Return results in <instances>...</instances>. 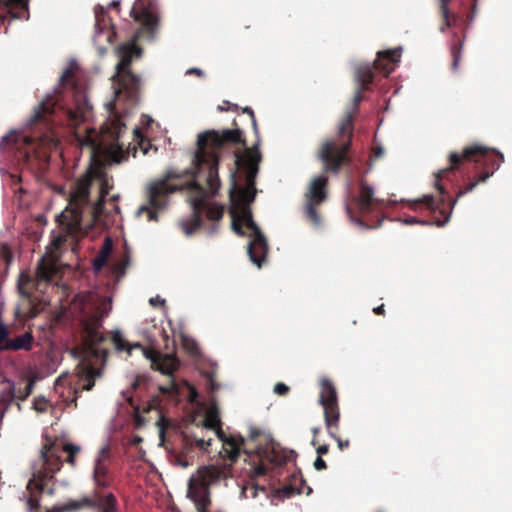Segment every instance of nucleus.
Wrapping results in <instances>:
<instances>
[{
    "label": "nucleus",
    "instance_id": "nucleus-1",
    "mask_svg": "<svg viewBox=\"0 0 512 512\" xmlns=\"http://www.w3.org/2000/svg\"><path fill=\"white\" fill-rule=\"evenodd\" d=\"M140 50L133 42L120 46L117 54L120 58L116 68V82L114 101L105 104L109 115L106 122L102 125L100 133H96L94 128L88 123L91 115V107L85 100L78 104L75 111L69 112L70 125L73 129V135L77 145L88 153L91 162L87 174L82 177L70 193L68 206L58 216L59 225L73 238H80L88 235V231L93 224L82 225L80 208L87 201L88 190L92 179L99 182V200L93 209V217L96 219L102 212V205L105 197L112 188L110 179L102 171L103 164L120 163L127 159L130 151L136 156L138 151L146 155L151 148L141 128L133 130L134 142L129 144L127 150H123L122 135L125 132V116L120 114L122 102V89L134 90L137 86V78L130 74L128 66L132 58L140 56Z\"/></svg>",
    "mask_w": 512,
    "mask_h": 512
},
{
    "label": "nucleus",
    "instance_id": "nucleus-2",
    "mask_svg": "<svg viewBox=\"0 0 512 512\" xmlns=\"http://www.w3.org/2000/svg\"><path fill=\"white\" fill-rule=\"evenodd\" d=\"M71 309L83 314L81 321L86 335L83 347L70 350V354L79 359L76 374L63 373L55 381V392L67 404L76 402L78 388L91 390L103 374L106 353L97 347L103 340L99 326L100 319L109 312L111 304L109 299H101L96 293L87 292L75 296Z\"/></svg>",
    "mask_w": 512,
    "mask_h": 512
},
{
    "label": "nucleus",
    "instance_id": "nucleus-3",
    "mask_svg": "<svg viewBox=\"0 0 512 512\" xmlns=\"http://www.w3.org/2000/svg\"><path fill=\"white\" fill-rule=\"evenodd\" d=\"M241 140L239 130L226 129L221 132L206 131L198 135L197 151L194 155L188 173L192 180L181 189L189 193V201L193 208V214L188 219H183L180 226L186 235L192 234L200 226L201 209H206L207 217L211 220H219L224 213V207L216 203H209L206 198L214 195L219 187L218 178V151L230 142Z\"/></svg>",
    "mask_w": 512,
    "mask_h": 512
},
{
    "label": "nucleus",
    "instance_id": "nucleus-4",
    "mask_svg": "<svg viewBox=\"0 0 512 512\" xmlns=\"http://www.w3.org/2000/svg\"><path fill=\"white\" fill-rule=\"evenodd\" d=\"M260 154L256 149H246L236 156L237 171L231 175L232 187L230 189V215L232 218V229L239 235H246L248 243V254L250 260L259 268L265 260L268 245L265 237L258 226L252 220L249 208L254 200L256 190L254 178L258 172Z\"/></svg>",
    "mask_w": 512,
    "mask_h": 512
},
{
    "label": "nucleus",
    "instance_id": "nucleus-5",
    "mask_svg": "<svg viewBox=\"0 0 512 512\" xmlns=\"http://www.w3.org/2000/svg\"><path fill=\"white\" fill-rule=\"evenodd\" d=\"M64 241L61 233L52 237L50 244L46 248L45 254L41 257L35 277L28 273H21L18 279V290L23 297L21 303L17 306L15 314L19 318H32L37 314L31 299L33 290L42 292L43 286L51 281L52 277L58 272L59 253L58 250Z\"/></svg>",
    "mask_w": 512,
    "mask_h": 512
},
{
    "label": "nucleus",
    "instance_id": "nucleus-6",
    "mask_svg": "<svg viewBox=\"0 0 512 512\" xmlns=\"http://www.w3.org/2000/svg\"><path fill=\"white\" fill-rule=\"evenodd\" d=\"M40 462L41 468L34 473L33 478L27 484V490L30 493L27 499L29 510H33L38 505V494L43 488V481L51 478L60 470V454L55 443H48L43 447Z\"/></svg>",
    "mask_w": 512,
    "mask_h": 512
},
{
    "label": "nucleus",
    "instance_id": "nucleus-7",
    "mask_svg": "<svg viewBox=\"0 0 512 512\" xmlns=\"http://www.w3.org/2000/svg\"><path fill=\"white\" fill-rule=\"evenodd\" d=\"M204 411V419L200 421V426L213 430L217 437L222 442V450L220 454L227 456L230 460L234 461L240 452V448L243 444V439L236 436L226 437L220 429V417L217 407L211 404L205 408L199 406L197 413Z\"/></svg>",
    "mask_w": 512,
    "mask_h": 512
},
{
    "label": "nucleus",
    "instance_id": "nucleus-8",
    "mask_svg": "<svg viewBox=\"0 0 512 512\" xmlns=\"http://www.w3.org/2000/svg\"><path fill=\"white\" fill-rule=\"evenodd\" d=\"M220 477V470L215 466L203 467L192 475L189 481L188 497L196 505L198 512H207L209 504V485Z\"/></svg>",
    "mask_w": 512,
    "mask_h": 512
},
{
    "label": "nucleus",
    "instance_id": "nucleus-9",
    "mask_svg": "<svg viewBox=\"0 0 512 512\" xmlns=\"http://www.w3.org/2000/svg\"><path fill=\"white\" fill-rule=\"evenodd\" d=\"M176 189V186L168 187L165 183L152 186L148 202L138 208L136 216L147 221H157L159 212L166 206V199L163 194L173 192Z\"/></svg>",
    "mask_w": 512,
    "mask_h": 512
},
{
    "label": "nucleus",
    "instance_id": "nucleus-10",
    "mask_svg": "<svg viewBox=\"0 0 512 512\" xmlns=\"http://www.w3.org/2000/svg\"><path fill=\"white\" fill-rule=\"evenodd\" d=\"M348 147L349 143L339 145L334 140L323 142L319 149L318 157L323 162L325 169L337 172L344 160Z\"/></svg>",
    "mask_w": 512,
    "mask_h": 512
},
{
    "label": "nucleus",
    "instance_id": "nucleus-11",
    "mask_svg": "<svg viewBox=\"0 0 512 512\" xmlns=\"http://www.w3.org/2000/svg\"><path fill=\"white\" fill-rule=\"evenodd\" d=\"M320 403L324 408L326 425L331 427L337 423L339 413L336 406L335 388L327 379L321 380Z\"/></svg>",
    "mask_w": 512,
    "mask_h": 512
},
{
    "label": "nucleus",
    "instance_id": "nucleus-12",
    "mask_svg": "<svg viewBox=\"0 0 512 512\" xmlns=\"http://www.w3.org/2000/svg\"><path fill=\"white\" fill-rule=\"evenodd\" d=\"M144 357L150 360L152 368L164 375L171 376L179 367V360L173 354L144 351Z\"/></svg>",
    "mask_w": 512,
    "mask_h": 512
},
{
    "label": "nucleus",
    "instance_id": "nucleus-13",
    "mask_svg": "<svg viewBox=\"0 0 512 512\" xmlns=\"http://www.w3.org/2000/svg\"><path fill=\"white\" fill-rule=\"evenodd\" d=\"M327 183V178L325 176H318L313 179L309 188V198L311 204L307 206V215L312 219L315 224L319 223V219L317 217L316 211L313 208L312 204H318L325 198L324 188Z\"/></svg>",
    "mask_w": 512,
    "mask_h": 512
},
{
    "label": "nucleus",
    "instance_id": "nucleus-14",
    "mask_svg": "<svg viewBox=\"0 0 512 512\" xmlns=\"http://www.w3.org/2000/svg\"><path fill=\"white\" fill-rule=\"evenodd\" d=\"M400 56L401 48L378 52V57L375 62L376 67L379 70H382L385 74H389L396 67L397 63L400 60Z\"/></svg>",
    "mask_w": 512,
    "mask_h": 512
},
{
    "label": "nucleus",
    "instance_id": "nucleus-15",
    "mask_svg": "<svg viewBox=\"0 0 512 512\" xmlns=\"http://www.w3.org/2000/svg\"><path fill=\"white\" fill-rule=\"evenodd\" d=\"M158 390L160 394L155 398L158 406H160L164 400L170 404H177L180 401L181 387L174 379L167 385H160Z\"/></svg>",
    "mask_w": 512,
    "mask_h": 512
},
{
    "label": "nucleus",
    "instance_id": "nucleus-16",
    "mask_svg": "<svg viewBox=\"0 0 512 512\" xmlns=\"http://www.w3.org/2000/svg\"><path fill=\"white\" fill-rule=\"evenodd\" d=\"M96 502L93 498L83 496L79 500H69L61 505H58L52 509L51 512H77L84 507L93 508Z\"/></svg>",
    "mask_w": 512,
    "mask_h": 512
},
{
    "label": "nucleus",
    "instance_id": "nucleus-17",
    "mask_svg": "<svg viewBox=\"0 0 512 512\" xmlns=\"http://www.w3.org/2000/svg\"><path fill=\"white\" fill-rule=\"evenodd\" d=\"M257 454L264 460L279 464L282 462V457L280 456V448L274 441H268L264 447L257 449Z\"/></svg>",
    "mask_w": 512,
    "mask_h": 512
},
{
    "label": "nucleus",
    "instance_id": "nucleus-18",
    "mask_svg": "<svg viewBox=\"0 0 512 512\" xmlns=\"http://www.w3.org/2000/svg\"><path fill=\"white\" fill-rule=\"evenodd\" d=\"M131 15L135 18V20L139 21L144 28H147L148 30H153L158 22L157 16L149 9H144L141 13H136L135 8H133Z\"/></svg>",
    "mask_w": 512,
    "mask_h": 512
},
{
    "label": "nucleus",
    "instance_id": "nucleus-19",
    "mask_svg": "<svg viewBox=\"0 0 512 512\" xmlns=\"http://www.w3.org/2000/svg\"><path fill=\"white\" fill-rule=\"evenodd\" d=\"M112 248L113 242L109 237H107L104 240L99 255L93 261V268L95 271H99L105 265L110 253L112 252Z\"/></svg>",
    "mask_w": 512,
    "mask_h": 512
},
{
    "label": "nucleus",
    "instance_id": "nucleus-20",
    "mask_svg": "<svg viewBox=\"0 0 512 512\" xmlns=\"http://www.w3.org/2000/svg\"><path fill=\"white\" fill-rule=\"evenodd\" d=\"M92 498L96 502L93 508L97 507L101 512H114L116 510V499L113 494L109 493L103 498L96 495Z\"/></svg>",
    "mask_w": 512,
    "mask_h": 512
},
{
    "label": "nucleus",
    "instance_id": "nucleus-21",
    "mask_svg": "<svg viewBox=\"0 0 512 512\" xmlns=\"http://www.w3.org/2000/svg\"><path fill=\"white\" fill-rule=\"evenodd\" d=\"M9 345L7 349L19 350V349H29L32 345V335L30 333H24L14 340L9 339Z\"/></svg>",
    "mask_w": 512,
    "mask_h": 512
},
{
    "label": "nucleus",
    "instance_id": "nucleus-22",
    "mask_svg": "<svg viewBox=\"0 0 512 512\" xmlns=\"http://www.w3.org/2000/svg\"><path fill=\"white\" fill-rule=\"evenodd\" d=\"M107 473V467L105 463L101 462V459H95L94 470H93V479L96 486H105L106 482L104 477Z\"/></svg>",
    "mask_w": 512,
    "mask_h": 512
},
{
    "label": "nucleus",
    "instance_id": "nucleus-23",
    "mask_svg": "<svg viewBox=\"0 0 512 512\" xmlns=\"http://www.w3.org/2000/svg\"><path fill=\"white\" fill-rule=\"evenodd\" d=\"M373 78L371 68L367 64H363L357 67L355 72V79L362 85L368 84Z\"/></svg>",
    "mask_w": 512,
    "mask_h": 512
},
{
    "label": "nucleus",
    "instance_id": "nucleus-24",
    "mask_svg": "<svg viewBox=\"0 0 512 512\" xmlns=\"http://www.w3.org/2000/svg\"><path fill=\"white\" fill-rule=\"evenodd\" d=\"M373 195H374V191L371 187H369V186L362 187L360 198H359V205H360L361 209L368 208V206L373 198Z\"/></svg>",
    "mask_w": 512,
    "mask_h": 512
},
{
    "label": "nucleus",
    "instance_id": "nucleus-25",
    "mask_svg": "<svg viewBox=\"0 0 512 512\" xmlns=\"http://www.w3.org/2000/svg\"><path fill=\"white\" fill-rule=\"evenodd\" d=\"M63 450L68 454V462L75 465V454L80 451V446L66 443L63 445Z\"/></svg>",
    "mask_w": 512,
    "mask_h": 512
},
{
    "label": "nucleus",
    "instance_id": "nucleus-26",
    "mask_svg": "<svg viewBox=\"0 0 512 512\" xmlns=\"http://www.w3.org/2000/svg\"><path fill=\"white\" fill-rule=\"evenodd\" d=\"M112 338H113V342H114L116 349L126 351L128 342L124 339V337L120 331H115L113 333Z\"/></svg>",
    "mask_w": 512,
    "mask_h": 512
},
{
    "label": "nucleus",
    "instance_id": "nucleus-27",
    "mask_svg": "<svg viewBox=\"0 0 512 512\" xmlns=\"http://www.w3.org/2000/svg\"><path fill=\"white\" fill-rule=\"evenodd\" d=\"M489 150V148L480 145L470 146L465 148L463 156L468 158L476 153L486 155Z\"/></svg>",
    "mask_w": 512,
    "mask_h": 512
},
{
    "label": "nucleus",
    "instance_id": "nucleus-28",
    "mask_svg": "<svg viewBox=\"0 0 512 512\" xmlns=\"http://www.w3.org/2000/svg\"><path fill=\"white\" fill-rule=\"evenodd\" d=\"M78 66L75 61H71L69 63V66L63 71V74L60 77V82L65 83L68 82L74 73L75 70H77Z\"/></svg>",
    "mask_w": 512,
    "mask_h": 512
},
{
    "label": "nucleus",
    "instance_id": "nucleus-29",
    "mask_svg": "<svg viewBox=\"0 0 512 512\" xmlns=\"http://www.w3.org/2000/svg\"><path fill=\"white\" fill-rule=\"evenodd\" d=\"M352 127V115L348 114L339 124V134H344L346 132L351 133Z\"/></svg>",
    "mask_w": 512,
    "mask_h": 512
},
{
    "label": "nucleus",
    "instance_id": "nucleus-30",
    "mask_svg": "<svg viewBox=\"0 0 512 512\" xmlns=\"http://www.w3.org/2000/svg\"><path fill=\"white\" fill-rule=\"evenodd\" d=\"M184 348L191 354L196 355L198 353L197 343L188 337H183L182 340Z\"/></svg>",
    "mask_w": 512,
    "mask_h": 512
},
{
    "label": "nucleus",
    "instance_id": "nucleus-31",
    "mask_svg": "<svg viewBox=\"0 0 512 512\" xmlns=\"http://www.w3.org/2000/svg\"><path fill=\"white\" fill-rule=\"evenodd\" d=\"M156 424L159 429L160 445H162L164 442L165 429L169 426V422L163 416H160Z\"/></svg>",
    "mask_w": 512,
    "mask_h": 512
},
{
    "label": "nucleus",
    "instance_id": "nucleus-32",
    "mask_svg": "<svg viewBox=\"0 0 512 512\" xmlns=\"http://www.w3.org/2000/svg\"><path fill=\"white\" fill-rule=\"evenodd\" d=\"M8 330L3 324H0V349H7L9 345Z\"/></svg>",
    "mask_w": 512,
    "mask_h": 512
},
{
    "label": "nucleus",
    "instance_id": "nucleus-33",
    "mask_svg": "<svg viewBox=\"0 0 512 512\" xmlns=\"http://www.w3.org/2000/svg\"><path fill=\"white\" fill-rule=\"evenodd\" d=\"M193 441L195 442L196 446L199 447L201 450L206 451L208 447L211 445V439H205L202 437L197 436L196 434L193 435Z\"/></svg>",
    "mask_w": 512,
    "mask_h": 512
},
{
    "label": "nucleus",
    "instance_id": "nucleus-34",
    "mask_svg": "<svg viewBox=\"0 0 512 512\" xmlns=\"http://www.w3.org/2000/svg\"><path fill=\"white\" fill-rule=\"evenodd\" d=\"M51 107H52V104L50 103V101L42 102L39 105V107L37 108V110L35 111L33 120L35 121L41 117L40 111L49 112L51 110Z\"/></svg>",
    "mask_w": 512,
    "mask_h": 512
},
{
    "label": "nucleus",
    "instance_id": "nucleus-35",
    "mask_svg": "<svg viewBox=\"0 0 512 512\" xmlns=\"http://www.w3.org/2000/svg\"><path fill=\"white\" fill-rule=\"evenodd\" d=\"M133 349H138L142 352V354L144 355V351H152L151 349H147V348H144L141 344L139 343H134V344H129L127 345V348H126V351L128 354H131L132 350Z\"/></svg>",
    "mask_w": 512,
    "mask_h": 512
},
{
    "label": "nucleus",
    "instance_id": "nucleus-36",
    "mask_svg": "<svg viewBox=\"0 0 512 512\" xmlns=\"http://www.w3.org/2000/svg\"><path fill=\"white\" fill-rule=\"evenodd\" d=\"M184 384L187 386V388L189 389V396H188V400L190 403H194L196 401V398H197V391L195 390V388L193 386H191L190 384H188L187 382H184Z\"/></svg>",
    "mask_w": 512,
    "mask_h": 512
},
{
    "label": "nucleus",
    "instance_id": "nucleus-37",
    "mask_svg": "<svg viewBox=\"0 0 512 512\" xmlns=\"http://www.w3.org/2000/svg\"><path fill=\"white\" fill-rule=\"evenodd\" d=\"M287 391H288V386L285 385L284 383H277L274 386V392L278 395H284L287 393Z\"/></svg>",
    "mask_w": 512,
    "mask_h": 512
},
{
    "label": "nucleus",
    "instance_id": "nucleus-38",
    "mask_svg": "<svg viewBox=\"0 0 512 512\" xmlns=\"http://www.w3.org/2000/svg\"><path fill=\"white\" fill-rule=\"evenodd\" d=\"M134 422H135L136 428H141L145 425V419L138 413H136L134 416Z\"/></svg>",
    "mask_w": 512,
    "mask_h": 512
},
{
    "label": "nucleus",
    "instance_id": "nucleus-39",
    "mask_svg": "<svg viewBox=\"0 0 512 512\" xmlns=\"http://www.w3.org/2000/svg\"><path fill=\"white\" fill-rule=\"evenodd\" d=\"M314 467L317 470H322L326 467V463L321 457H317L314 462Z\"/></svg>",
    "mask_w": 512,
    "mask_h": 512
},
{
    "label": "nucleus",
    "instance_id": "nucleus-40",
    "mask_svg": "<svg viewBox=\"0 0 512 512\" xmlns=\"http://www.w3.org/2000/svg\"><path fill=\"white\" fill-rule=\"evenodd\" d=\"M149 302L151 305L156 306V305H163L165 300L162 299L160 296H155V297L150 298Z\"/></svg>",
    "mask_w": 512,
    "mask_h": 512
},
{
    "label": "nucleus",
    "instance_id": "nucleus-41",
    "mask_svg": "<svg viewBox=\"0 0 512 512\" xmlns=\"http://www.w3.org/2000/svg\"><path fill=\"white\" fill-rule=\"evenodd\" d=\"M107 455H108V452H107V449L106 448H102L95 459H101V462L104 463L105 459L107 458Z\"/></svg>",
    "mask_w": 512,
    "mask_h": 512
},
{
    "label": "nucleus",
    "instance_id": "nucleus-42",
    "mask_svg": "<svg viewBox=\"0 0 512 512\" xmlns=\"http://www.w3.org/2000/svg\"><path fill=\"white\" fill-rule=\"evenodd\" d=\"M153 123V119L147 115L142 117V125L149 127Z\"/></svg>",
    "mask_w": 512,
    "mask_h": 512
},
{
    "label": "nucleus",
    "instance_id": "nucleus-43",
    "mask_svg": "<svg viewBox=\"0 0 512 512\" xmlns=\"http://www.w3.org/2000/svg\"><path fill=\"white\" fill-rule=\"evenodd\" d=\"M327 452H328V447L326 445H322L317 448V453L320 455L325 454Z\"/></svg>",
    "mask_w": 512,
    "mask_h": 512
},
{
    "label": "nucleus",
    "instance_id": "nucleus-44",
    "mask_svg": "<svg viewBox=\"0 0 512 512\" xmlns=\"http://www.w3.org/2000/svg\"><path fill=\"white\" fill-rule=\"evenodd\" d=\"M12 3L20 6V7H25L26 4H27V1L26 0H10Z\"/></svg>",
    "mask_w": 512,
    "mask_h": 512
},
{
    "label": "nucleus",
    "instance_id": "nucleus-45",
    "mask_svg": "<svg viewBox=\"0 0 512 512\" xmlns=\"http://www.w3.org/2000/svg\"><path fill=\"white\" fill-rule=\"evenodd\" d=\"M460 160V156L457 153H452L450 155V161L452 163H457Z\"/></svg>",
    "mask_w": 512,
    "mask_h": 512
},
{
    "label": "nucleus",
    "instance_id": "nucleus-46",
    "mask_svg": "<svg viewBox=\"0 0 512 512\" xmlns=\"http://www.w3.org/2000/svg\"><path fill=\"white\" fill-rule=\"evenodd\" d=\"M141 442H142V437H140V436H135V437L130 441V443H131L132 445H138V444H139V443H141Z\"/></svg>",
    "mask_w": 512,
    "mask_h": 512
},
{
    "label": "nucleus",
    "instance_id": "nucleus-47",
    "mask_svg": "<svg viewBox=\"0 0 512 512\" xmlns=\"http://www.w3.org/2000/svg\"><path fill=\"white\" fill-rule=\"evenodd\" d=\"M9 398H11V395H10V394H8V395L6 396V398H3V399H2V402L0 403V414H2V412H3L4 406H5V403H4V402H5L7 399H9Z\"/></svg>",
    "mask_w": 512,
    "mask_h": 512
},
{
    "label": "nucleus",
    "instance_id": "nucleus-48",
    "mask_svg": "<svg viewBox=\"0 0 512 512\" xmlns=\"http://www.w3.org/2000/svg\"><path fill=\"white\" fill-rule=\"evenodd\" d=\"M338 445L340 449H343L344 447H347L349 445L348 441L342 442L341 440H338Z\"/></svg>",
    "mask_w": 512,
    "mask_h": 512
},
{
    "label": "nucleus",
    "instance_id": "nucleus-49",
    "mask_svg": "<svg viewBox=\"0 0 512 512\" xmlns=\"http://www.w3.org/2000/svg\"><path fill=\"white\" fill-rule=\"evenodd\" d=\"M254 472L256 475H261L264 473V468L262 466H259V467L255 468Z\"/></svg>",
    "mask_w": 512,
    "mask_h": 512
},
{
    "label": "nucleus",
    "instance_id": "nucleus-50",
    "mask_svg": "<svg viewBox=\"0 0 512 512\" xmlns=\"http://www.w3.org/2000/svg\"><path fill=\"white\" fill-rule=\"evenodd\" d=\"M187 73H197V74H201V71L199 69H196V68H192L190 70L187 71Z\"/></svg>",
    "mask_w": 512,
    "mask_h": 512
},
{
    "label": "nucleus",
    "instance_id": "nucleus-51",
    "mask_svg": "<svg viewBox=\"0 0 512 512\" xmlns=\"http://www.w3.org/2000/svg\"><path fill=\"white\" fill-rule=\"evenodd\" d=\"M383 310V305H380L376 308H374V312L377 313V314H380Z\"/></svg>",
    "mask_w": 512,
    "mask_h": 512
},
{
    "label": "nucleus",
    "instance_id": "nucleus-52",
    "mask_svg": "<svg viewBox=\"0 0 512 512\" xmlns=\"http://www.w3.org/2000/svg\"><path fill=\"white\" fill-rule=\"evenodd\" d=\"M442 9H443V13L446 15V10H447L446 0H442Z\"/></svg>",
    "mask_w": 512,
    "mask_h": 512
},
{
    "label": "nucleus",
    "instance_id": "nucleus-53",
    "mask_svg": "<svg viewBox=\"0 0 512 512\" xmlns=\"http://www.w3.org/2000/svg\"><path fill=\"white\" fill-rule=\"evenodd\" d=\"M459 58L457 56H454V67L458 65Z\"/></svg>",
    "mask_w": 512,
    "mask_h": 512
},
{
    "label": "nucleus",
    "instance_id": "nucleus-54",
    "mask_svg": "<svg viewBox=\"0 0 512 512\" xmlns=\"http://www.w3.org/2000/svg\"><path fill=\"white\" fill-rule=\"evenodd\" d=\"M244 111L249 113L253 117V111L250 108H245Z\"/></svg>",
    "mask_w": 512,
    "mask_h": 512
},
{
    "label": "nucleus",
    "instance_id": "nucleus-55",
    "mask_svg": "<svg viewBox=\"0 0 512 512\" xmlns=\"http://www.w3.org/2000/svg\"><path fill=\"white\" fill-rule=\"evenodd\" d=\"M497 155H498V156H499V158H500V162L498 163V166H499V165H500V163H501V162H502V160H503V155H502L501 153H499V152H497Z\"/></svg>",
    "mask_w": 512,
    "mask_h": 512
},
{
    "label": "nucleus",
    "instance_id": "nucleus-56",
    "mask_svg": "<svg viewBox=\"0 0 512 512\" xmlns=\"http://www.w3.org/2000/svg\"><path fill=\"white\" fill-rule=\"evenodd\" d=\"M9 138H10V136H9V135L4 136V137H3V139H2L1 144H2L3 142L7 141Z\"/></svg>",
    "mask_w": 512,
    "mask_h": 512
},
{
    "label": "nucleus",
    "instance_id": "nucleus-57",
    "mask_svg": "<svg viewBox=\"0 0 512 512\" xmlns=\"http://www.w3.org/2000/svg\"><path fill=\"white\" fill-rule=\"evenodd\" d=\"M96 25L98 26L99 25V16L98 14L96 13Z\"/></svg>",
    "mask_w": 512,
    "mask_h": 512
},
{
    "label": "nucleus",
    "instance_id": "nucleus-58",
    "mask_svg": "<svg viewBox=\"0 0 512 512\" xmlns=\"http://www.w3.org/2000/svg\"><path fill=\"white\" fill-rule=\"evenodd\" d=\"M487 177H488V175L482 176L480 180L485 181L487 179Z\"/></svg>",
    "mask_w": 512,
    "mask_h": 512
},
{
    "label": "nucleus",
    "instance_id": "nucleus-59",
    "mask_svg": "<svg viewBox=\"0 0 512 512\" xmlns=\"http://www.w3.org/2000/svg\"><path fill=\"white\" fill-rule=\"evenodd\" d=\"M474 187H475V184H472V185L470 186V188L468 189V191L472 190Z\"/></svg>",
    "mask_w": 512,
    "mask_h": 512
},
{
    "label": "nucleus",
    "instance_id": "nucleus-60",
    "mask_svg": "<svg viewBox=\"0 0 512 512\" xmlns=\"http://www.w3.org/2000/svg\"><path fill=\"white\" fill-rule=\"evenodd\" d=\"M415 220L414 219H410L409 221H407V223H414Z\"/></svg>",
    "mask_w": 512,
    "mask_h": 512
}]
</instances>
